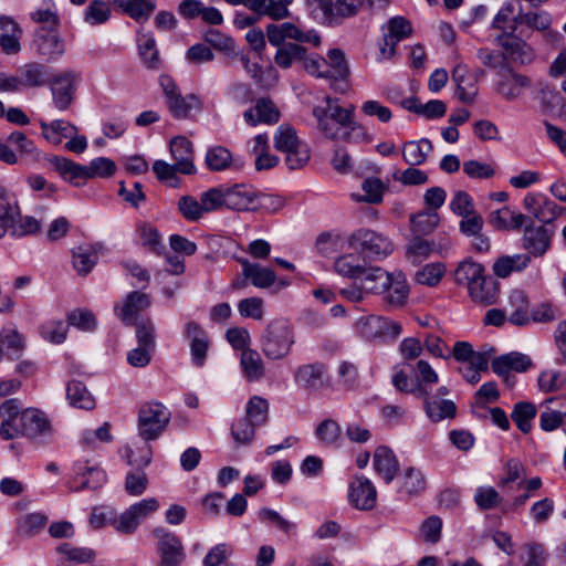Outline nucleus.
<instances>
[{
  "instance_id": "obj_1",
  "label": "nucleus",
  "mask_w": 566,
  "mask_h": 566,
  "mask_svg": "<svg viewBox=\"0 0 566 566\" xmlns=\"http://www.w3.org/2000/svg\"><path fill=\"white\" fill-rule=\"evenodd\" d=\"M274 61L282 69H289L293 63L302 62L308 74L329 81V86L335 92L343 94L348 88L349 70L345 54L339 49L329 50L327 59H324L317 54H307L306 49L300 44L286 43L277 49Z\"/></svg>"
},
{
  "instance_id": "obj_2",
  "label": "nucleus",
  "mask_w": 566,
  "mask_h": 566,
  "mask_svg": "<svg viewBox=\"0 0 566 566\" xmlns=\"http://www.w3.org/2000/svg\"><path fill=\"white\" fill-rule=\"evenodd\" d=\"M322 105L313 108L318 130L328 139L345 142H367L365 127L355 120V106L343 107L336 97L325 96Z\"/></svg>"
},
{
  "instance_id": "obj_3",
  "label": "nucleus",
  "mask_w": 566,
  "mask_h": 566,
  "mask_svg": "<svg viewBox=\"0 0 566 566\" xmlns=\"http://www.w3.org/2000/svg\"><path fill=\"white\" fill-rule=\"evenodd\" d=\"M295 343L293 326L286 319L271 321L261 337V350L271 360L285 358Z\"/></svg>"
},
{
  "instance_id": "obj_4",
  "label": "nucleus",
  "mask_w": 566,
  "mask_h": 566,
  "mask_svg": "<svg viewBox=\"0 0 566 566\" xmlns=\"http://www.w3.org/2000/svg\"><path fill=\"white\" fill-rule=\"evenodd\" d=\"M348 244L358 251L365 259L382 261L388 258L394 249V242L381 232L360 228L348 237Z\"/></svg>"
},
{
  "instance_id": "obj_5",
  "label": "nucleus",
  "mask_w": 566,
  "mask_h": 566,
  "mask_svg": "<svg viewBox=\"0 0 566 566\" xmlns=\"http://www.w3.org/2000/svg\"><path fill=\"white\" fill-rule=\"evenodd\" d=\"M171 418L168 408L159 401L140 405L137 416L138 436L145 441L157 440L166 430Z\"/></svg>"
},
{
  "instance_id": "obj_6",
  "label": "nucleus",
  "mask_w": 566,
  "mask_h": 566,
  "mask_svg": "<svg viewBox=\"0 0 566 566\" xmlns=\"http://www.w3.org/2000/svg\"><path fill=\"white\" fill-rule=\"evenodd\" d=\"M274 147L286 155L285 163L291 170L303 168L311 158L308 145L301 140L294 127L281 125L274 135Z\"/></svg>"
},
{
  "instance_id": "obj_7",
  "label": "nucleus",
  "mask_w": 566,
  "mask_h": 566,
  "mask_svg": "<svg viewBox=\"0 0 566 566\" xmlns=\"http://www.w3.org/2000/svg\"><path fill=\"white\" fill-rule=\"evenodd\" d=\"M359 334L369 342L394 343L402 333L399 322L385 316L369 315L357 323Z\"/></svg>"
},
{
  "instance_id": "obj_8",
  "label": "nucleus",
  "mask_w": 566,
  "mask_h": 566,
  "mask_svg": "<svg viewBox=\"0 0 566 566\" xmlns=\"http://www.w3.org/2000/svg\"><path fill=\"white\" fill-rule=\"evenodd\" d=\"M531 85V77L518 73L511 65L502 67L493 82L494 92L506 102L520 99Z\"/></svg>"
},
{
  "instance_id": "obj_9",
  "label": "nucleus",
  "mask_w": 566,
  "mask_h": 566,
  "mask_svg": "<svg viewBox=\"0 0 566 566\" xmlns=\"http://www.w3.org/2000/svg\"><path fill=\"white\" fill-rule=\"evenodd\" d=\"M140 457L136 458L135 452L127 448L126 459L129 465H136L137 468L130 470L126 474L125 479V491L133 496H138L145 492L148 485V478L146 472L143 470L148 467L151 462V448L145 444L140 450Z\"/></svg>"
},
{
  "instance_id": "obj_10",
  "label": "nucleus",
  "mask_w": 566,
  "mask_h": 566,
  "mask_svg": "<svg viewBox=\"0 0 566 566\" xmlns=\"http://www.w3.org/2000/svg\"><path fill=\"white\" fill-rule=\"evenodd\" d=\"M78 78L80 74L72 70L51 74L48 85H50L53 104L59 111H66L72 105L76 91L75 83Z\"/></svg>"
},
{
  "instance_id": "obj_11",
  "label": "nucleus",
  "mask_w": 566,
  "mask_h": 566,
  "mask_svg": "<svg viewBox=\"0 0 566 566\" xmlns=\"http://www.w3.org/2000/svg\"><path fill=\"white\" fill-rule=\"evenodd\" d=\"M32 46L46 62L57 61L65 53V42L57 30L45 25L34 31Z\"/></svg>"
},
{
  "instance_id": "obj_12",
  "label": "nucleus",
  "mask_w": 566,
  "mask_h": 566,
  "mask_svg": "<svg viewBox=\"0 0 566 566\" xmlns=\"http://www.w3.org/2000/svg\"><path fill=\"white\" fill-rule=\"evenodd\" d=\"M153 535L158 539L159 566H181L186 559L181 539L163 527L155 528Z\"/></svg>"
},
{
  "instance_id": "obj_13",
  "label": "nucleus",
  "mask_w": 566,
  "mask_h": 566,
  "mask_svg": "<svg viewBox=\"0 0 566 566\" xmlns=\"http://www.w3.org/2000/svg\"><path fill=\"white\" fill-rule=\"evenodd\" d=\"M268 41L273 46H282L285 39L298 42L312 43L317 46L321 43L319 35L314 30L303 31L296 24L284 22L281 24L271 23L266 27Z\"/></svg>"
},
{
  "instance_id": "obj_14",
  "label": "nucleus",
  "mask_w": 566,
  "mask_h": 566,
  "mask_svg": "<svg viewBox=\"0 0 566 566\" xmlns=\"http://www.w3.org/2000/svg\"><path fill=\"white\" fill-rule=\"evenodd\" d=\"M22 410L19 399H7L0 405V437L3 440H13L19 437H24Z\"/></svg>"
},
{
  "instance_id": "obj_15",
  "label": "nucleus",
  "mask_w": 566,
  "mask_h": 566,
  "mask_svg": "<svg viewBox=\"0 0 566 566\" xmlns=\"http://www.w3.org/2000/svg\"><path fill=\"white\" fill-rule=\"evenodd\" d=\"M553 233V230L545 226H535L528 217L522 238V247L527 251V255L535 258L544 255L551 247Z\"/></svg>"
},
{
  "instance_id": "obj_16",
  "label": "nucleus",
  "mask_w": 566,
  "mask_h": 566,
  "mask_svg": "<svg viewBox=\"0 0 566 566\" xmlns=\"http://www.w3.org/2000/svg\"><path fill=\"white\" fill-rule=\"evenodd\" d=\"M349 503L357 510L369 511L377 502V491L374 483L364 475L353 479L348 488Z\"/></svg>"
},
{
  "instance_id": "obj_17",
  "label": "nucleus",
  "mask_w": 566,
  "mask_h": 566,
  "mask_svg": "<svg viewBox=\"0 0 566 566\" xmlns=\"http://www.w3.org/2000/svg\"><path fill=\"white\" fill-rule=\"evenodd\" d=\"M74 478L70 485L72 491L85 489L96 490L106 482L105 472L98 467L88 465L86 461H77L73 467Z\"/></svg>"
},
{
  "instance_id": "obj_18",
  "label": "nucleus",
  "mask_w": 566,
  "mask_h": 566,
  "mask_svg": "<svg viewBox=\"0 0 566 566\" xmlns=\"http://www.w3.org/2000/svg\"><path fill=\"white\" fill-rule=\"evenodd\" d=\"M295 382L308 391H317L328 385L327 369L323 363L304 364L294 371Z\"/></svg>"
},
{
  "instance_id": "obj_19",
  "label": "nucleus",
  "mask_w": 566,
  "mask_h": 566,
  "mask_svg": "<svg viewBox=\"0 0 566 566\" xmlns=\"http://www.w3.org/2000/svg\"><path fill=\"white\" fill-rule=\"evenodd\" d=\"M494 42L505 51L506 59L509 57L514 63L527 65L535 59L533 48L515 35H496Z\"/></svg>"
},
{
  "instance_id": "obj_20",
  "label": "nucleus",
  "mask_w": 566,
  "mask_h": 566,
  "mask_svg": "<svg viewBox=\"0 0 566 566\" xmlns=\"http://www.w3.org/2000/svg\"><path fill=\"white\" fill-rule=\"evenodd\" d=\"M50 164L64 181L74 187H83L86 180L90 179L86 165L60 156L52 157Z\"/></svg>"
},
{
  "instance_id": "obj_21",
  "label": "nucleus",
  "mask_w": 566,
  "mask_h": 566,
  "mask_svg": "<svg viewBox=\"0 0 566 566\" xmlns=\"http://www.w3.org/2000/svg\"><path fill=\"white\" fill-rule=\"evenodd\" d=\"M24 437L32 440H43L51 436L52 427L48 416L38 408L22 410Z\"/></svg>"
},
{
  "instance_id": "obj_22",
  "label": "nucleus",
  "mask_w": 566,
  "mask_h": 566,
  "mask_svg": "<svg viewBox=\"0 0 566 566\" xmlns=\"http://www.w3.org/2000/svg\"><path fill=\"white\" fill-rule=\"evenodd\" d=\"M226 208L238 211L255 210L258 193L247 185L224 187Z\"/></svg>"
},
{
  "instance_id": "obj_23",
  "label": "nucleus",
  "mask_w": 566,
  "mask_h": 566,
  "mask_svg": "<svg viewBox=\"0 0 566 566\" xmlns=\"http://www.w3.org/2000/svg\"><path fill=\"white\" fill-rule=\"evenodd\" d=\"M184 332L190 344L192 364L197 367L203 366L209 347L207 333L196 322H188Z\"/></svg>"
},
{
  "instance_id": "obj_24",
  "label": "nucleus",
  "mask_w": 566,
  "mask_h": 566,
  "mask_svg": "<svg viewBox=\"0 0 566 566\" xmlns=\"http://www.w3.org/2000/svg\"><path fill=\"white\" fill-rule=\"evenodd\" d=\"M521 2L511 0L499 10L492 22V29L501 31L499 35H514L520 24Z\"/></svg>"
},
{
  "instance_id": "obj_25",
  "label": "nucleus",
  "mask_w": 566,
  "mask_h": 566,
  "mask_svg": "<svg viewBox=\"0 0 566 566\" xmlns=\"http://www.w3.org/2000/svg\"><path fill=\"white\" fill-rule=\"evenodd\" d=\"M21 90L42 87L49 84L52 71L39 62H29L17 71Z\"/></svg>"
},
{
  "instance_id": "obj_26",
  "label": "nucleus",
  "mask_w": 566,
  "mask_h": 566,
  "mask_svg": "<svg viewBox=\"0 0 566 566\" xmlns=\"http://www.w3.org/2000/svg\"><path fill=\"white\" fill-rule=\"evenodd\" d=\"M169 149L179 174L191 175L196 171L193 147L188 138L184 136L174 137L169 143Z\"/></svg>"
},
{
  "instance_id": "obj_27",
  "label": "nucleus",
  "mask_w": 566,
  "mask_h": 566,
  "mask_svg": "<svg viewBox=\"0 0 566 566\" xmlns=\"http://www.w3.org/2000/svg\"><path fill=\"white\" fill-rule=\"evenodd\" d=\"M205 161L211 171L240 170L244 165L243 160L234 158L228 148L219 145L207 150Z\"/></svg>"
},
{
  "instance_id": "obj_28",
  "label": "nucleus",
  "mask_w": 566,
  "mask_h": 566,
  "mask_svg": "<svg viewBox=\"0 0 566 566\" xmlns=\"http://www.w3.org/2000/svg\"><path fill=\"white\" fill-rule=\"evenodd\" d=\"M247 124L256 126L260 123L275 124L280 119V112L272 101L268 98H260L256 101L255 106L247 109L243 113Z\"/></svg>"
},
{
  "instance_id": "obj_29",
  "label": "nucleus",
  "mask_w": 566,
  "mask_h": 566,
  "mask_svg": "<svg viewBox=\"0 0 566 566\" xmlns=\"http://www.w3.org/2000/svg\"><path fill=\"white\" fill-rule=\"evenodd\" d=\"M419 397L423 398V408L431 421L439 422L455 417L457 406L452 400L430 396L428 390L427 394L420 395Z\"/></svg>"
},
{
  "instance_id": "obj_30",
  "label": "nucleus",
  "mask_w": 566,
  "mask_h": 566,
  "mask_svg": "<svg viewBox=\"0 0 566 566\" xmlns=\"http://www.w3.org/2000/svg\"><path fill=\"white\" fill-rule=\"evenodd\" d=\"M532 365L533 363L530 356L518 352H511L494 358L492 360V370L496 375H503L512 371L525 373L532 367Z\"/></svg>"
},
{
  "instance_id": "obj_31",
  "label": "nucleus",
  "mask_w": 566,
  "mask_h": 566,
  "mask_svg": "<svg viewBox=\"0 0 566 566\" xmlns=\"http://www.w3.org/2000/svg\"><path fill=\"white\" fill-rule=\"evenodd\" d=\"M470 298L482 305L495 304L500 293V285L492 275L484 274L482 279L468 292Z\"/></svg>"
},
{
  "instance_id": "obj_32",
  "label": "nucleus",
  "mask_w": 566,
  "mask_h": 566,
  "mask_svg": "<svg viewBox=\"0 0 566 566\" xmlns=\"http://www.w3.org/2000/svg\"><path fill=\"white\" fill-rule=\"evenodd\" d=\"M374 468L385 483L389 484L397 475L399 463L392 450L388 447L380 446L374 453Z\"/></svg>"
},
{
  "instance_id": "obj_33",
  "label": "nucleus",
  "mask_w": 566,
  "mask_h": 566,
  "mask_svg": "<svg viewBox=\"0 0 566 566\" xmlns=\"http://www.w3.org/2000/svg\"><path fill=\"white\" fill-rule=\"evenodd\" d=\"M150 305V298L147 294L134 291L130 292L118 312V317L126 325H134L139 313Z\"/></svg>"
},
{
  "instance_id": "obj_34",
  "label": "nucleus",
  "mask_w": 566,
  "mask_h": 566,
  "mask_svg": "<svg viewBox=\"0 0 566 566\" xmlns=\"http://www.w3.org/2000/svg\"><path fill=\"white\" fill-rule=\"evenodd\" d=\"M452 81L457 86L455 94L458 98L463 103H473L478 95V88L469 76L468 65L458 63L452 70Z\"/></svg>"
},
{
  "instance_id": "obj_35",
  "label": "nucleus",
  "mask_w": 566,
  "mask_h": 566,
  "mask_svg": "<svg viewBox=\"0 0 566 566\" xmlns=\"http://www.w3.org/2000/svg\"><path fill=\"white\" fill-rule=\"evenodd\" d=\"M528 217L503 207L490 213L489 223L496 230H521Z\"/></svg>"
},
{
  "instance_id": "obj_36",
  "label": "nucleus",
  "mask_w": 566,
  "mask_h": 566,
  "mask_svg": "<svg viewBox=\"0 0 566 566\" xmlns=\"http://www.w3.org/2000/svg\"><path fill=\"white\" fill-rule=\"evenodd\" d=\"M122 13L136 22H145L154 12L156 6L151 0H109Z\"/></svg>"
},
{
  "instance_id": "obj_37",
  "label": "nucleus",
  "mask_w": 566,
  "mask_h": 566,
  "mask_svg": "<svg viewBox=\"0 0 566 566\" xmlns=\"http://www.w3.org/2000/svg\"><path fill=\"white\" fill-rule=\"evenodd\" d=\"M40 127L43 137L53 145H60L64 138L71 137L72 134L78 133V128L64 119H55L51 123L40 120Z\"/></svg>"
},
{
  "instance_id": "obj_38",
  "label": "nucleus",
  "mask_w": 566,
  "mask_h": 566,
  "mask_svg": "<svg viewBox=\"0 0 566 566\" xmlns=\"http://www.w3.org/2000/svg\"><path fill=\"white\" fill-rule=\"evenodd\" d=\"M432 143L428 138L409 140L402 145L401 154L405 163L410 166H420L432 151Z\"/></svg>"
},
{
  "instance_id": "obj_39",
  "label": "nucleus",
  "mask_w": 566,
  "mask_h": 566,
  "mask_svg": "<svg viewBox=\"0 0 566 566\" xmlns=\"http://www.w3.org/2000/svg\"><path fill=\"white\" fill-rule=\"evenodd\" d=\"M386 285V303L394 307L402 306L409 295V287L405 275L401 272H394L390 276V283Z\"/></svg>"
},
{
  "instance_id": "obj_40",
  "label": "nucleus",
  "mask_w": 566,
  "mask_h": 566,
  "mask_svg": "<svg viewBox=\"0 0 566 566\" xmlns=\"http://www.w3.org/2000/svg\"><path fill=\"white\" fill-rule=\"evenodd\" d=\"M24 347V338L15 328H2L0 333V355L3 353L10 359H19Z\"/></svg>"
},
{
  "instance_id": "obj_41",
  "label": "nucleus",
  "mask_w": 566,
  "mask_h": 566,
  "mask_svg": "<svg viewBox=\"0 0 566 566\" xmlns=\"http://www.w3.org/2000/svg\"><path fill=\"white\" fill-rule=\"evenodd\" d=\"M485 274V269L481 263L470 259L462 261L454 272L457 284L464 285L470 291V286L475 285Z\"/></svg>"
},
{
  "instance_id": "obj_42",
  "label": "nucleus",
  "mask_w": 566,
  "mask_h": 566,
  "mask_svg": "<svg viewBox=\"0 0 566 566\" xmlns=\"http://www.w3.org/2000/svg\"><path fill=\"white\" fill-rule=\"evenodd\" d=\"M240 366L249 381H258L264 376V364L254 349L247 348L241 353Z\"/></svg>"
},
{
  "instance_id": "obj_43",
  "label": "nucleus",
  "mask_w": 566,
  "mask_h": 566,
  "mask_svg": "<svg viewBox=\"0 0 566 566\" xmlns=\"http://www.w3.org/2000/svg\"><path fill=\"white\" fill-rule=\"evenodd\" d=\"M243 276L250 279L255 287L265 289L275 282V273L268 268H261L259 264L250 263L248 260L241 261Z\"/></svg>"
},
{
  "instance_id": "obj_44",
  "label": "nucleus",
  "mask_w": 566,
  "mask_h": 566,
  "mask_svg": "<svg viewBox=\"0 0 566 566\" xmlns=\"http://www.w3.org/2000/svg\"><path fill=\"white\" fill-rule=\"evenodd\" d=\"M365 195L352 193V199L356 202H367L379 205L382 202L386 185L378 178H366L361 184Z\"/></svg>"
},
{
  "instance_id": "obj_45",
  "label": "nucleus",
  "mask_w": 566,
  "mask_h": 566,
  "mask_svg": "<svg viewBox=\"0 0 566 566\" xmlns=\"http://www.w3.org/2000/svg\"><path fill=\"white\" fill-rule=\"evenodd\" d=\"M531 262L527 254L504 255L499 258L493 264V272L499 277H507L514 271H522Z\"/></svg>"
},
{
  "instance_id": "obj_46",
  "label": "nucleus",
  "mask_w": 566,
  "mask_h": 566,
  "mask_svg": "<svg viewBox=\"0 0 566 566\" xmlns=\"http://www.w3.org/2000/svg\"><path fill=\"white\" fill-rule=\"evenodd\" d=\"M66 398L73 407L91 410L95 407V400L85 385L81 381L73 380L66 386Z\"/></svg>"
},
{
  "instance_id": "obj_47",
  "label": "nucleus",
  "mask_w": 566,
  "mask_h": 566,
  "mask_svg": "<svg viewBox=\"0 0 566 566\" xmlns=\"http://www.w3.org/2000/svg\"><path fill=\"white\" fill-rule=\"evenodd\" d=\"M139 55L148 69H158L160 65L156 40L151 33H139L137 38Z\"/></svg>"
},
{
  "instance_id": "obj_48",
  "label": "nucleus",
  "mask_w": 566,
  "mask_h": 566,
  "mask_svg": "<svg viewBox=\"0 0 566 566\" xmlns=\"http://www.w3.org/2000/svg\"><path fill=\"white\" fill-rule=\"evenodd\" d=\"M111 4L109 0L91 1L83 13L84 22L92 27L106 23L112 17Z\"/></svg>"
},
{
  "instance_id": "obj_49",
  "label": "nucleus",
  "mask_w": 566,
  "mask_h": 566,
  "mask_svg": "<svg viewBox=\"0 0 566 566\" xmlns=\"http://www.w3.org/2000/svg\"><path fill=\"white\" fill-rule=\"evenodd\" d=\"M392 273L385 271L379 266H374L365 270L363 273V284L368 293L380 294L385 293L386 284L390 283V276Z\"/></svg>"
},
{
  "instance_id": "obj_50",
  "label": "nucleus",
  "mask_w": 566,
  "mask_h": 566,
  "mask_svg": "<svg viewBox=\"0 0 566 566\" xmlns=\"http://www.w3.org/2000/svg\"><path fill=\"white\" fill-rule=\"evenodd\" d=\"M97 260V252L92 245H80L73 250V266L81 275L88 274Z\"/></svg>"
},
{
  "instance_id": "obj_51",
  "label": "nucleus",
  "mask_w": 566,
  "mask_h": 566,
  "mask_svg": "<svg viewBox=\"0 0 566 566\" xmlns=\"http://www.w3.org/2000/svg\"><path fill=\"white\" fill-rule=\"evenodd\" d=\"M536 415L537 408L534 403L520 401L514 405L511 418L523 433H528L532 430V421Z\"/></svg>"
},
{
  "instance_id": "obj_52",
  "label": "nucleus",
  "mask_w": 566,
  "mask_h": 566,
  "mask_svg": "<svg viewBox=\"0 0 566 566\" xmlns=\"http://www.w3.org/2000/svg\"><path fill=\"white\" fill-rule=\"evenodd\" d=\"M48 520V516L41 512L22 515L17 522V532L21 536L32 537L44 528Z\"/></svg>"
},
{
  "instance_id": "obj_53",
  "label": "nucleus",
  "mask_w": 566,
  "mask_h": 566,
  "mask_svg": "<svg viewBox=\"0 0 566 566\" xmlns=\"http://www.w3.org/2000/svg\"><path fill=\"white\" fill-rule=\"evenodd\" d=\"M167 106L175 118H185L190 111L200 108V101L193 94L182 96L179 93L167 102Z\"/></svg>"
},
{
  "instance_id": "obj_54",
  "label": "nucleus",
  "mask_w": 566,
  "mask_h": 566,
  "mask_svg": "<svg viewBox=\"0 0 566 566\" xmlns=\"http://www.w3.org/2000/svg\"><path fill=\"white\" fill-rule=\"evenodd\" d=\"M245 418L261 427L266 423L269 418V402L261 396H252L245 407Z\"/></svg>"
},
{
  "instance_id": "obj_55",
  "label": "nucleus",
  "mask_w": 566,
  "mask_h": 566,
  "mask_svg": "<svg viewBox=\"0 0 566 566\" xmlns=\"http://www.w3.org/2000/svg\"><path fill=\"white\" fill-rule=\"evenodd\" d=\"M258 516L262 523L275 526L286 535H293L296 532V524L294 522L283 517L279 512L272 509H261Z\"/></svg>"
},
{
  "instance_id": "obj_56",
  "label": "nucleus",
  "mask_w": 566,
  "mask_h": 566,
  "mask_svg": "<svg viewBox=\"0 0 566 566\" xmlns=\"http://www.w3.org/2000/svg\"><path fill=\"white\" fill-rule=\"evenodd\" d=\"M251 10L263 15H268L273 20H282L290 17L289 3L283 0H259Z\"/></svg>"
},
{
  "instance_id": "obj_57",
  "label": "nucleus",
  "mask_w": 566,
  "mask_h": 566,
  "mask_svg": "<svg viewBox=\"0 0 566 566\" xmlns=\"http://www.w3.org/2000/svg\"><path fill=\"white\" fill-rule=\"evenodd\" d=\"M440 221L437 211H421L410 218L413 232L418 234H429L434 231Z\"/></svg>"
},
{
  "instance_id": "obj_58",
  "label": "nucleus",
  "mask_w": 566,
  "mask_h": 566,
  "mask_svg": "<svg viewBox=\"0 0 566 566\" xmlns=\"http://www.w3.org/2000/svg\"><path fill=\"white\" fill-rule=\"evenodd\" d=\"M317 439L327 447H336L342 436L339 424L333 419L323 420L315 429Z\"/></svg>"
},
{
  "instance_id": "obj_59",
  "label": "nucleus",
  "mask_w": 566,
  "mask_h": 566,
  "mask_svg": "<svg viewBox=\"0 0 566 566\" xmlns=\"http://www.w3.org/2000/svg\"><path fill=\"white\" fill-rule=\"evenodd\" d=\"M335 271L345 277L357 279L365 272L364 266L358 262V258L354 254H345L337 258L334 262Z\"/></svg>"
},
{
  "instance_id": "obj_60",
  "label": "nucleus",
  "mask_w": 566,
  "mask_h": 566,
  "mask_svg": "<svg viewBox=\"0 0 566 566\" xmlns=\"http://www.w3.org/2000/svg\"><path fill=\"white\" fill-rule=\"evenodd\" d=\"M255 428H258V426H254L248 418L242 417L233 422L231 436L238 446H248L254 439Z\"/></svg>"
},
{
  "instance_id": "obj_61",
  "label": "nucleus",
  "mask_w": 566,
  "mask_h": 566,
  "mask_svg": "<svg viewBox=\"0 0 566 566\" xmlns=\"http://www.w3.org/2000/svg\"><path fill=\"white\" fill-rule=\"evenodd\" d=\"M566 385V373L556 369H545L538 376V387L544 392H553Z\"/></svg>"
},
{
  "instance_id": "obj_62",
  "label": "nucleus",
  "mask_w": 566,
  "mask_h": 566,
  "mask_svg": "<svg viewBox=\"0 0 566 566\" xmlns=\"http://www.w3.org/2000/svg\"><path fill=\"white\" fill-rule=\"evenodd\" d=\"M412 32L410 22L403 17H394L387 23V31H384L386 38H390L397 44L408 38Z\"/></svg>"
},
{
  "instance_id": "obj_63",
  "label": "nucleus",
  "mask_w": 566,
  "mask_h": 566,
  "mask_svg": "<svg viewBox=\"0 0 566 566\" xmlns=\"http://www.w3.org/2000/svg\"><path fill=\"white\" fill-rule=\"evenodd\" d=\"M41 230V223L34 217L19 214V219H13L10 226V234L15 238L32 235Z\"/></svg>"
},
{
  "instance_id": "obj_64",
  "label": "nucleus",
  "mask_w": 566,
  "mask_h": 566,
  "mask_svg": "<svg viewBox=\"0 0 566 566\" xmlns=\"http://www.w3.org/2000/svg\"><path fill=\"white\" fill-rule=\"evenodd\" d=\"M19 214L20 209L15 197L0 188V221L12 226L13 219L18 218Z\"/></svg>"
}]
</instances>
